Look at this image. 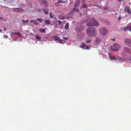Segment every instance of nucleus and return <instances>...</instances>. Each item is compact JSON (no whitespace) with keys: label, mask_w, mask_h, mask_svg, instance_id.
I'll return each instance as SVG.
<instances>
[{"label":"nucleus","mask_w":131,"mask_h":131,"mask_svg":"<svg viewBox=\"0 0 131 131\" xmlns=\"http://www.w3.org/2000/svg\"><path fill=\"white\" fill-rule=\"evenodd\" d=\"M101 41V39L98 37L95 38V42L96 43H99Z\"/></svg>","instance_id":"13"},{"label":"nucleus","mask_w":131,"mask_h":131,"mask_svg":"<svg viewBox=\"0 0 131 131\" xmlns=\"http://www.w3.org/2000/svg\"><path fill=\"white\" fill-rule=\"evenodd\" d=\"M42 10L44 12V13L45 14H48V12L47 10L46 11L43 9H42Z\"/></svg>","instance_id":"25"},{"label":"nucleus","mask_w":131,"mask_h":131,"mask_svg":"<svg viewBox=\"0 0 131 131\" xmlns=\"http://www.w3.org/2000/svg\"><path fill=\"white\" fill-rule=\"evenodd\" d=\"M83 23H77L76 25L75 30L78 33L81 32L84 29V26L82 25Z\"/></svg>","instance_id":"2"},{"label":"nucleus","mask_w":131,"mask_h":131,"mask_svg":"<svg viewBox=\"0 0 131 131\" xmlns=\"http://www.w3.org/2000/svg\"><path fill=\"white\" fill-rule=\"evenodd\" d=\"M53 23L54 25H56L57 24V19H56V20L54 21Z\"/></svg>","instance_id":"29"},{"label":"nucleus","mask_w":131,"mask_h":131,"mask_svg":"<svg viewBox=\"0 0 131 131\" xmlns=\"http://www.w3.org/2000/svg\"><path fill=\"white\" fill-rule=\"evenodd\" d=\"M42 2L46 7H47L48 6L47 1L45 0H42Z\"/></svg>","instance_id":"11"},{"label":"nucleus","mask_w":131,"mask_h":131,"mask_svg":"<svg viewBox=\"0 0 131 131\" xmlns=\"http://www.w3.org/2000/svg\"><path fill=\"white\" fill-rule=\"evenodd\" d=\"M125 43L127 44L128 46L131 47V38H128L125 39L124 40Z\"/></svg>","instance_id":"5"},{"label":"nucleus","mask_w":131,"mask_h":131,"mask_svg":"<svg viewBox=\"0 0 131 131\" xmlns=\"http://www.w3.org/2000/svg\"><path fill=\"white\" fill-rule=\"evenodd\" d=\"M39 30L40 32H46V30L45 29L43 28H40L39 29Z\"/></svg>","instance_id":"16"},{"label":"nucleus","mask_w":131,"mask_h":131,"mask_svg":"<svg viewBox=\"0 0 131 131\" xmlns=\"http://www.w3.org/2000/svg\"><path fill=\"white\" fill-rule=\"evenodd\" d=\"M49 16L50 18H53V15L51 13H50Z\"/></svg>","instance_id":"31"},{"label":"nucleus","mask_w":131,"mask_h":131,"mask_svg":"<svg viewBox=\"0 0 131 131\" xmlns=\"http://www.w3.org/2000/svg\"><path fill=\"white\" fill-rule=\"evenodd\" d=\"M64 18H59V19H61L63 20L64 19Z\"/></svg>","instance_id":"44"},{"label":"nucleus","mask_w":131,"mask_h":131,"mask_svg":"<svg viewBox=\"0 0 131 131\" xmlns=\"http://www.w3.org/2000/svg\"><path fill=\"white\" fill-rule=\"evenodd\" d=\"M44 38H45L47 39V38L46 37H44Z\"/></svg>","instance_id":"49"},{"label":"nucleus","mask_w":131,"mask_h":131,"mask_svg":"<svg viewBox=\"0 0 131 131\" xmlns=\"http://www.w3.org/2000/svg\"><path fill=\"white\" fill-rule=\"evenodd\" d=\"M115 40V38H114L113 39H112V40Z\"/></svg>","instance_id":"45"},{"label":"nucleus","mask_w":131,"mask_h":131,"mask_svg":"<svg viewBox=\"0 0 131 131\" xmlns=\"http://www.w3.org/2000/svg\"><path fill=\"white\" fill-rule=\"evenodd\" d=\"M69 25L68 23H67L65 26L64 29L68 30L69 28Z\"/></svg>","instance_id":"15"},{"label":"nucleus","mask_w":131,"mask_h":131,"mask_svg":"<svg viewBox=\"0 0 131 131\" xmlns=\"http://www.w3.org/2000/svg\"><path fill=\"white\" fill-rule=\"evenodd\" d=\"M58 23L60 25L61 24V21L60 20H59L58 21Z\"/></svg>","instance_id":"35"},{"label":"nucleus","mask_w":131,"mask_h":131,"mask_svg":"<svg viewBox=\"0 0 131 131\" xmlns=\"http://www.w3.org/2000/svg\"><path fill=\"white\" fill-rule=\"evenodd\" d=\"M85 49L86 50H87V49L89 50L90 49V48L89 47L87 46V47H85Z\"/></svg>","instance_id":"36"},{"label":"nucleus","mask_w":131,"mask_h":131,"mask_svg":"<svg viewBox=\"0 0 131 131\" xmlns=\"http://www.w3.org/2000/svg\"><path fill=\"white\" fill-rule=\"evenodd\" d=\"M109 58L111 59V60H120L123 59L122 58L119 57H116L115 56H114L112 57H110Z\"/></svg>","instance_id":"8"},{"label":"nucleus","mask_w":131,"mask_h":131,"mask_svg":"<svg viewBox=\"0 0 131 131\" xmlns=\"http://www.w3.org/2000/svg\"><path fill=\"white\" fill-rule=\"evenodd\" d=\"M31 23H33L35 25H38V23L35 20H30Z\"/></svg>","instance_id":"12"},{"label":"nucleus","mask_w":131,"mask_h":131,"mask_svg":"<svg viewBox=\"0 0 131 131\" xmlns=\"http://www.w3.org/2000/svg\"><path fill=\"white\" fill-rule=\"evenodd\" d=\"M18 12H22L24 11V9L22 8H18Z\"/></svg>","instance_id":"24"},{"label":"nucleus","mask_w":131,"mask_h":131,"mask_svg":"<svg viewBox=\"0 0 131 131\" xmlns=\"http://www.w3.org/2000/svg\"><path fill=\"white\" fill-rule=\"evenodd\" d=\"M82 45H83V46L84 45H84V43H82Z\"/></svg>","instance_id":"46"},{"label":"nucleus","mask_w":131,"mask_h":131,"mask_svg":"<svg viewBox=\"0 0 131 131\" xmlns=\"http://www.w3.org/2000/svg\"><path fill=\"white\" fill-rule=\"evenodd\" d=\"M123 50L125 52L131 54V48L127 47H125L123 49Z\"/></svg>","instance_id":"6"},{"label":"nucleus","mask_w":131,"mask_h":131,"mask_svg":"<svg viewBox=\"0 0 131 131\" xmlns=\"http://www.w3.org/2000/svg\"><path fill=\"white\" fill-rule=\"evenodd\" d=\"M120 0V1H123V0Z\"/></svg>","instance_id":"50"},{"label":"nucleus","mask_w":131,"mask_h":131,"mask_svg":"<svg viewBox=\"0 0 131 131\" xmlns=\"http://www.w3.org/2000/svg\"><path fill=\"white\" fill-rule=\"evenodd\" d=\"M129 60H131V59H128Z\"/></svg>","instance_id":"47"},{"label":"nucleus","mask_w":131,"mask_h":131,"mask_svg":"<svg viewBox=\"0 0 131 131\" xmlns=\"http://www.w3.org/2000/svg\"><path fill=\"white\" fill-rule=\"evenodd\" d=\"M16 34H17V35H18V36L19 37H21V34L20 33H16Z\"/></svg>","instance_id":"30"},{"label":"nucleus","mask_w":131,"mask_h":131,"mask_svg":"<svg viewBox=\"0 0 131 131\" xmlns=\"http://www.w3.org/2000/svg\"><path fill=\"white\" fill-rule=\"evenodd\" d=\"M121 17H119V18H118V20H119L121 19Z\"/></svg>","instance_id":"40"},{"label":"nucleus","mask_w":131,"mask_h":131,"mask_svg":"<svg viewBox=\"0 0 131 131\" xmlns=\"http://www.w3.org/2000/svg\"><path fill=\"white\" fill-rule=\"evenodd\" d=\"M36 20L40 23H42L43 21V20L41 18H37Z\"/></svg>","instance_id":"18"},{"label":"nucleus","mask_w":131,"mask_h":131,"mask_svg":"<svg viewBox=\"0 0 131 131\" xmlns=\"http://www.w3.org/2000/svg\"><path fill=\"white\" fill-rule=\"evenodd\" d=\"M4 30L5 31H6V28H5L4 29Z\"/></svg>","instance_id":"43"},{"label":"nucleus","mask_w":131,"mask_h":131,"mask_svg":"<svg viewBox=\"0 0 131 131\" xmlns=\"http://www.w3.org/2000/svg\"><path fill=\"white\" fill-rule=\"evenodd\" d=\"M3 37L4 38H8V36L6 35H4L3 36Z\"/></svg>","instance_id":"32"},{"label":"nucleus","mask_w":131,"mask_h":131,"mask_svg":"<svg viewBox=\"0 0 131 131\" xmlns=\"http://www.w3.org/2000/svg\"><path fill=\"white\" fill-rule=\"evenodd\" d=\"M29 21V20H23V19L21 20V21L25 23H28Z\"/></svg>","instance_id":"26"},{"label":"nucleus","mask_w":131,"mask_h":131,"mask_svg":"<svg viewBox=\"0 0 131 131\" xmlns=\"http://www.w3.org/2000/svg\"><path fill=\"white\" fill-rule=\"evenodd\" d=\"M63 38L65 40H67L68 39V38L66 37H64Z\"/></svg>","instance_id":"34"},{"label":"nucleus","mask_w":131,"mask_h":131,"mask_svg":"<svg viewBox=\"0 0 131 131\" xmlns=\"http://www.w3.org/2000/svg\"><path fill=\"white\" fill-rule=\"evenodd\" d=\"M99 31L101 34L103 36L106 35L107 32V29L104 27L101 28L100 29Z\"/></svg>","instance_id":"4"},{"label":"nucleus","mask_w":131,"mask_h":131,"mask_svg":"<svg viewBox=\"0 0 131 131\" xmlns=\"http://www.w3.org/2000/svg\"><path fill=\"white\" fill-rule=\"evenodd\" d=\"M45 23H46L47 24H50V21L48 20H45Z\"/></svg>","instance_id":"23"},{"label":"nucleus","mask_w":131,"mask_h":131,"mask_svg":"<svg viewBox=\"0 0 131 131\" xmlns=\"http://www.w3.org/2000/svg\"><path fill=\"white\" fill-rule=\"evenodd\" d=\"M13 11L16 12H18V8H13Z\"/></svg>","instance_id":"21"},{"label":"nucleus","mask_w":131,"mask_h":131,"mask_svg":"<svg viewBox=\"0 0 131 131\" xmlns=\"http://www.w3.org/2000/svg\"><path fill=\"white\" fill-rule=\"evenodd\" d=\"M124 10L126 11L127 12L130 14H131V12L130 10V8L127 7H126L124 8Z\"/></svg>","instance_id":"9"},{"label":"nucleus","mask_w":131,"mask_h":131,"mask_svg":"<svg viewBox=\"0 0 131 131\" xmlns=\"http://www.w3.org/2000/svg\"><path fill=\"white\" fill-rule=\"evenodd\" d=\"M92 22L93 26H97L99 25V23L94 18L92 19Z\"/></svg>","instance_id":"7"},{"label":"nucleus","mask_w":131,"mask_h":131,"mask_svg":"<svg viewBox=\"0 0 131 131\" xmlns=\"http://www.w3.org/2000/svg\"><path fill=\"white\" fill-rule=\"evenodd\" d=\"M79 5V2L75 3L74 4V7H77Z\"/></svg>","instance_id":"20"},{"label":"nucleus","mask_w":131,"mask_h":131,"mask_svg":"<svg viewBox=\"0 0 131 131\" xmlns=\"http://www.w3.org/2000/svg\"><path fill=\"white\" fill-rule=\"evenodd\" d=\"M59 43H61L63 44L65 43V41L61 39H60V40H59Z\"/></svg>","instance_id":"22"},{"label":"nucleus","mask_w":131,"mask_h":131,"mask_svg":"<svg viewBox=\"0 0 131 131\" xmlns=\"http://www.w3.org/2000/svg\"><path fill=\"white\" fill-rule=\"evenodd\" d=\"M74 11H75L76 12H78L79 11V10L77 8V7L74 8L72 10L71 12H73Z\"/></svg>","instance_id":"14"},{"label":"nucleus","mask_w":131,"mask_h":131,"mask_svg":"<svg viewBox=\"0 0 131 131\" xmlns=\"http://www.w3.org/2000/svg\"><path fill=\"white\" fill-rule=\"evenodd\" d=\"M86 32L88 35L91 37L95 36L97 33L96 29L92 27H89L87 29Z\"/></svg>","instance_id":"1"},{"label":"nucleus","mask_w":131,"mask_h":131,"mask_svg":"<svg viewBox=\"0 0 131 131\" xmlns=\"http://www.w3.org/2000/svg\"><path fill=\"white\" fill-rule=\"evenodd\" d=\"M3 18V17H1L0 16V20H1V19H2Z\"/></svg>","instance_id":"39"},{"label":"nucleus","mask_w":131,"mask_h":131,"mask_svg":"<svg viewBox=\"0 0 131 131\" xmlns=\"http://www.w3.org/2000/svg\"><path fill=\"white\" fill-rule=\"evenodd\" d=\"M86 25L88 26H93L92 22V19L91 21L87 22L86 23Z\"/></svg>","instance_id":"10"},{"label":"nucleus","mask_w":131,"mask_h":131,"mask_svg":"<svg viewBox=\"0 0 131 131\" xmlns=\"http://www.w3.org/2000/svg\"><path fill=\"white\" fill-rule=\"evenodd\" d=\"M79 15L81 16H82V14L81 13H80Z\"/></svg>","instance_id":"41"},{"label":"nucleus","mask_w":131,"mask_h":131,"mask_svg":"<svg viewBox=\"0 0 131 131\" xmlns=\"http://www.w3.org/2000/svg\"><path fill=\"white\" fill-rule=\"evenodd\" d=\"M36 38L39 40L41 39V37H40L39 35H36Z\"/></svg>","instance_id":"27"},{"label":"nucleus","mask_w":131,"mask_h":131,"mask_svg":"<svg viewBox=\"0 0 131 131\" xmlns=\"http://www.w3.org/2000/svg\"><path fill=\"white\" fill-rule=\"evenodd\" d=\"M16 32H12L11 33V35H14L15 34H16Z\"/></svg>","instance_id":"38"},{"label":"nucleus","mask_w":131,"mask_h":131,"mask_svg":"<svg viewBox=\"0 0 131 131\" xmlns=\"http://www.w3.org/2000/svg\"><path fill=\"white\" fill-rule=\"evenodd\" d=\"M2 32V30L0 29V32Z\"/></svg>","instance_id":"48"},{"label":"nucleus","mask_w":131,"mask_h":131,"mask_svg":"<svg viewBox=\"0 0 131 131\" xmlns=\"http://www.w3.org/2000/svg\"><path fill=\"white\" fill-rule=\"evenodd\" d=\"M87 7L88 6L87 5L85 4H83L81 7V8H87Z\"/></svg>","instance_id":"17"},{"label":"nucleus","mask_w":131,"mask_h":131,"mask_svg":"<svg viewBox=\"0 0 131 131\" xmlns=\"http://www.w3.org/2000/svg\"><path fill=\"white\" fill-rule=\"evenodd\" d=\"M58 3H64V2L62 0H58Z\"/></svg>","instance_id":"28"},{"label":"nucleus","mask_w":131,"mask_h":131,"mask_svg":"<svg viewBox=\"0 0 131 131\" xmlns=\"http://www.w3.org/2000/svg\"><path fill=\"white\" fill-rule=\"evenodd\" d=\"M120 48L119 45L116 43H114L113 46H111V50L117 52L118 51V49Z\"/></svg>","instance_id":"3"},{"label":"nucleus","mask_w":131,"mask_h":131,"mask_svg":"<svg viewBox=\"0 0 131 131\" xmlns=\"http://www.w3.org/2000/svg\"><path fill=\"white\" fill-rule=\"evenodd\" d=\"M59 3H58V2H57V3H55V5L57 6H59Z\"/></svg>","instance_id":"33"},{"label":"nucleus","mask_w":131,"mask_h":131,"mask_svg":"<svg viewBox=\"0 0 131 131\" xmlns=\"http://www.w3.org/2000/svg\"><path fill=\"white\" fill-rule=\"evenodd\" d=\"M53 38L55 40L58 41H59L60 39L57 36H54L53 37Z\"/></svg>","instance_id":"19"},{"label":"nucleus","mask_w":131,"mask_h":131,"mask_svg":"<svg viewBox=\"0 0 131 131\" xmlns=\"http://www.w3.org/2000/svg\"><path fill=\"white\" fill-rule=\"evenodd\" d=\"M91 41V40H89L86 41V42L87 43H89Z\"/></svg>","instance_id":"37"},{"label":"nucleus","mask_w":131,"mask_h":131,"mask_svg":"<svg viewBox=\"0 0 131 131\" xmlns=\"http://www.w3.org/2000/svg\"><path fill=\"white\" fill-rule=\"evenodd\" d=\"M3 20L4 21H6V19H4Z\"/></svg>","instance_id":"42"}]
</instances>
